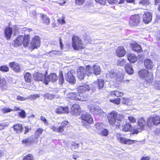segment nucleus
Returning <instances> with one entry per match:
<instances>
[{"label":"nucleus","instance_id":"obj_28","mask_svg":"<svg viewBox=\"0 0 160 160\" xmlns=\"http://www.w3.org/2000/svg\"><path fill=\"white\" fill-rule=\"evenodd\" d=\"M128 60L131 63H135L137 60V58L134 54H129L128 56Z\"/></svg>","mask_w":160,"mask_h":160},{"label":"nucleus","instance_id":"obj_1","mask_svg":"<svg viewBox=\"0 0 160 160\" xmlns=\"http://www.w3.org/2000/svg\"><path fill=\"white\" fill-rule=\"evenodd\" d=\"M107 118L109 123L111 125L113 126L116 123H118L116 125L117 128H119L121 125L119 123L124 118V116L122 114H118L117 112L114 111L108 114Z\"/></svg>","mask_w":160,"mask_h":160},{"label":"nucleus","instance_id":"obj_36","mask_svg":"<svg viewBox=\"0 0 160 160\" xmlns=\"http://www.w3.org/2000/svg\"><path fill=\"white\" fill-rule=\"evenodd\" d=\"M17 110H21V111L18 113L19 116L22 118H25L26 117V113L24 110H21L19 108H17Z\"/></svg>","mask_w":160,"mask_h":160},{"label":"nucleus","instance_id":"obj_22","mask_svg":"<svg viewBox=\"0 0 160 160\" xmlns=\"http://www.w3.org/2000/svg\"><path fill=\"white\" fill-rule=\"evenodd\" d=\"M78 89L80 92L83 93L84 92L89 90L90 89V87L89 85L84 84L83 85L79 86Z\"/></svg>","mask_w":160,"mask_h":160},{"label":"nucleus","instance_id":"obj_37","mask_svg":"<svg viewBox=\"0 0 160 160\" xmlns=\"http://www.w3.org/2000/svg\"><path fill=\"white\" fill-rule=\"evenodd\" d=\"M42 18L43 22L46 24H48L50 22V20L49 18L44 15H42Z\"/></svg>","mask_w":160,"mask_h":160},{"label":"nucleus","instance_id":"obj_29","mask_svg":"<svg viewBox=\"0 0 160 160\" xmlns=\"http://www.w3.org/2000/svg\"><path fill=\"white\" fill-rule=\"evenodd\" d=\"M12 33V28L10 27L7 28L5 31V34L8 39L11 38Z\"/></svg>","mask_w":160,"mask_h":160},{"label":"nucleus","instance_id":"obj_41","mask_svg":"<svg viewBox=\"0 0 160 160\" xmlns=\"http://www.w3.org/2000/svg\"><path fill=\"white\" fill-rule=\"evenodd\" d=\"M111 94L112 95H114L118 97L122 96L123 95L122 93L118 91H114L112 92Z\"/></svg>","mask_w":160,"mask_h":160},{"label":"nucleus","instance_id":"obj_44","mask_svg":"<svg viewBox=\"0 0 160 160\" xmlns=\"http://www.w3.org/2000/svg\"><path fill=\"white\" fill-rule=\"evenodd\" d=\"M109 131L106 129H103L101 131V134L102 135L106 136L108 134Z\"/></svg>","mask_w":160,"mask_h":160},{"label":"nucleus","instance_id":"obj_27","mask_svg":"<svg viewBox=\"0 0 160 160\" xmlns=\"http://www.w3.org/2000/svg\"><path fill=\"white\" fill-rule=\"evenodd\" d=\"M135 126L133 128V131L132 132V134H137L138 132H141L142 130H144V128L140 126L139 124Z\"/></svg>","mask_w":160,"mask_h":160},{"label":"nucleus","instance_id":"obj_4","mask_svg":"<svg viewBox=\"0 0 160 160\" xmlns=\"http://www.w3.org/2000/svg\"><path fill=\"white\" fill-rule=\"evenodd\" d=\"M138 74L139 76L142 78L144 79L147 83H150L153 80L152 74L146 69L141 70Z\"/></svg>","mask_w":160,"mask_h":160},{"label":"nucleus","instance_id":"obj_61","mask_svg":"<svg viewBox=\"0 0 160 160\" xmlns=\"http://www.w3.org/2000/svg\"><path fill=\"white\" fill-rule=\"evenodd\" d=\"M107 1L109 3L113 4L117 3L118 0H107Z\"/></svg>","mask_w":160,"mask_h":160},{"label":"nucleus","instance_id":"obj_55","mask_svg":"<svg viewBox=\"0 0 160 160\" xmlns=\"http://www.w3.org/2000/svg\"><path fill=\"white\" fill-rule=\"evenodd\" d=\"M17 99L19 101H25L28 99L27 98L23 97L20 96H18L17 97Z\"/></svg>","mask_w":160,"mask_h":160},{"label":"nucleus","instance_id":"obj_49","mask_svg":"<svg viewBox=\"0 0 160 160\" xmlns=\"http://www.w3.org/2000/svg\"><path fill=\"white\" fill-rule=\"evenodd\" d=\"M59 52L58 51L53 50L50 51L48 53L49 55L51 57L54 56L58 54V52Z\"/></svg>","mask_w":160,"mask_h":160},{"label":"nucleus","instance_id":"obj_42","mask_svg":"<svg viewBox=\"0 0 160 160\" xmlns=\"http://www.w3.org/2000/svg\"><path fill=\"white\" fill-rule=\"evenodd\" d=\"M77 93L76 92H70L69 94L70 98L72 99L76 100L77 98Z\"/></svg>","mask_w":160,"mask_h":160},{"label":"nucleus","instance_id":"obj_38","mask_svg":"<svg viewBox=\"0 0 160 160\" xmlns=\"http://www.w3.org/2000/svg\"><path fill=\"white\" fill-rule=\"evenodd\" d=\"M59 77V83L60 84L62 85L64 82V78L63 77V74L62 72H60Z\"/></svg>","mask_w":160,"mask_h":160},{"label":"nucleus","instance_id":"obj_10","mask_svg":"<svg viewBox=\"0 0 160 160\" xmlns=\"http://www.w3.org/2000/svg\"><path fill=\"white\" fill-rule=\"evenodd\" d=\"M40 38L38 36H35L32 38L30 43V46L32 49L37 48L40 45Z\"/></svg>","mask_w":160,"mask_h":160},{"label":"nucleus","instance_id":"obj_48","mask_svg":"<svg viewBox=\"0 0 160 160\" xmlns=\"http://www.w3.org/2000/svg\"><path fill=\"white\" fill-rule=\"evenodd\" d=\"M1 111L3 113H6L10 112L11 111H12V110L10 108L5 107L2 108L1 109Z\"/></svg>","mask_w":160,"mask_h":160},{"label":"nucleus","instance_id":"obj_43","mask_svg":"<svg viewBox=\"0 0 160 160\" xmlns=\"http://www.w3.org/2000/svg\"><path fill=\"white\" fill-rule=\"evenodd\" d=\"M110 101L111 102L114 104H118L120 102V98H118L114 99H110Z\"/></svg>","mask_w":160,"mask_h":160},{"label":"nucleus","instance_id":"obj_54","mask_svg":"<svg viewBox=\"0 0 160 160\" xmlns=\"http://www.w3.org/2000/svg\"><path fill=\"white\" fill-rule=\"evenodd\" d=\"M45 96L48 98L50 99H52L55 97L54 95L49 93L47 94Z\"/></svg>","mask_w":160,"mask_h":160},{"label":"nucleus","instance_id":"obj_26","mask_svg":"<svg viewBox=\"0 0 160 160\" xmlns=\"http://www.w3.org/2000/svg\"><path fill=\"white\" fill-rule=\"evenodd\" d=\"M77 98L76 100H78L81 101H86L87 99V97H86L85 94L79 93H77Z\"/></svg>","mask_w":160,"mask_h":160},{"label":"nucleus","instance_id":"obj_40","mask_svg":"<svg viewBox=\"0 0 160 160\" xmlns=\"http://www.w3.org/2000/svg\"><path fill=\"white\" fill-rule=\"evenodd\" d=\"M22 160H33V157L32 154H29L24 156Z\"/></svg>","mask_w":160,"mask_h":160},{"label":"nucleus","instance_id":"obj_35","mask_svg":"<svg viewBox=\"0 0 160 160\" xmlns=\"http://www.w3.org/2000/svg\"><path fill=\"white\" fill-rule=\"evenodd\" d=\"M131 128V126L130 124L127 123L122 126V130L125 132H127L129 131Z\"/></svg>","mask_w":160,"mask_h":160},{"label":"nucleus","instance_id":"obj_59","mask_svg":"<svg viewBox=\"0 0 160 160\" xmlns=\"http://www.w3.org/2000/svg\"><path fill=\"white\" fill-rule=\"evenodd\" d=\"M41 120L43 122H44L45 124L48 125V122L46 118L42 116H41L40 118Z\"/></svg>","mask_w":160,"mask_h":160},{"label":"nucleus","instance_id":"obj_63","mask_svg":"<svg viewBox=\"0 0 160 160\" xmlns=\"http://www.w3.org/2000/svg\"><path fill=\"white\" fill-rule=\"evenodd\" d=\"M59 43H60V48L61 49H62L63 48V43L62 42V39L60 38H59Z\"/></svg>","mask_w":160,"mask_h":160},{"label":"nucleus","instance_id":"obj_46","mask_svg":"<svg viewBox=\"0 0 160 160\" xmlns=\"http://www.w3.org/2000/svg\"><path fill=\"white\" fill-rule=\"evenodd\" d=\"M40 97V95L38 94H32L29 96L28 98V99H35L37 98H39Z\"/></svg>","mask_w":160,"mask_h":160},{"label":"nucleus","instance_id":"obj_56","mask_svg":"<svg viewBox=\"0 0 160 160\" xmlns=\"http://www.w3.org/2000/svg\"><path fill=\"white\" fill-rule=\"evenodd\" d=\"M6 82L4 79H1L0 78V87H2L5 85Z\"/></svg>","mask_w":160,"mask_h":160},{"label":"nucleus","instance_id":"obj_53","mask_svg":"<svg viewBox=\"0 0 160 160\" xmlns=\"http://www.w3.org/2000/svg\"><path fill=\"white\" fill-rule=\"evenodd\" d=\"M85 0H75L76 4L78 5H82L85 2Z\"/></svg>","mask_w":160,"mask_h":160},{"label":"nucleus","instance_id":"obj_30","mask_svg":"<svg viewBox=\"0 0 160 160\" xmlns=\"http://www.w3.org/2000/svg\"><path fill=\"white\" fill-rule=\"evenodd\" d=\"M109 75L111 78H115L116 81L118 82H121L122 79V77L119 78L118 77L116 73L111 72H109Z\"/></svg>","mask_w":160,"mask_h":160},{"label":"nucleus","instance_id":"obj_14","mask_svg":"<svg viewBox=\"0 0 160 160\" xmlns=\"http://www.w3.org/2000/svg\"><path fill=\"white\" fill-rule=\"evenodd\" d=\"M149 124L150 125V127L152 126L153 124L157 125L160 123V117L158 115L155 116H150L149 117Z\"/></svg>","mask_w":160,"mask_h":160},{"label":"nucleus","instance_id":"obj_17","mask_svg":"<svg viewBox=\"0 0 160 160\" xmlns=\"http://www.w3.org/2000/svg\"><path fill=\"white\" fill-rule=\"evenodd\" d=\"M34 140V138L32 136L25 138L22 141V143L26 147H29L31 146L32 143Z\"/></svg>","mask_w":160,"mask_h":160},{"label":"nucleus","instance_id":"obj_64","mask_svg":"<svg viewBox=\"0 0 160 160\" xmlns=\"http://www.w3.org/2000/svg\"><path fill=\"white\" fill-rule=\"evenodd\" d=\"M68 124V122L67 121H63L62 123V125L61 126H62L63 127L66 126Z\"/></svg>","mask_w":160,"mask_h":160},{"label":"nucleus","instance_id":"obj_19","mask_svg":"<svg viewBox=\"0 0 160 160\" xmlns=\"http://www.w3.org/2000/svg\"><path fill=\"white\" fill-rule=\"evenodd\" d=\"M9 66L15 72H18L21 71L20 65L18 63L15 62H10Z\"/></svg>","mask_w":160,"mask_h":160},{"label":"nucleus","instance_id":"obj_23","mask_svg":"<svg viewBox=\"0 0 160 160\" xmlns=\"http://www.w3.org/2000/svg\"><path fill=\"white\" fill-rule=\"evenodd\" d=\"M130 47L133 50L136 52H140L142 49L141 46L135 42L130 43Z\"/></svg>","mask_w":160,"mask_h":160},{"label":"nucleus","instance_id":"obj_45","mask_svg":"<svg viewBox=\"0 0 160 160\" xmlns=\"http://www.w3.org/2000/svg\"><path fill=\"white\" fill-rule=\"evenodd\" d=\"M43 131V130L41 128H38L36 132V134L39 137L42 133Z\"/></svg>","mask_w":160,"mask_h":160},{"label":"nucleus","instance_id":"obj_60","mask_svg":"<svg viewBox=\"0 0 160 160\" xmlns=\"http://www.w3.org/2000/svg\"><path fill=\"white\" fill-rule=\"evenodd\" d=\"M63 127L61 125L58 128H57V132H61L64 130Z\"/></svg>","mask_w":160,"mask_h":160},{"label":"nucleus","instance_id":"obj_58","mask_svg":"<svg viewBox=\"0 0 160 160\" xmlns=\"http://www.w3.org/2000/svg\"><path fill=\"white\" fill-rule=\"evenodd\" d=\"M128 118L131 122L135 123L136 122V119L133 117H128Z\"/></svg>","mask_w":160,"mask_h":160},{"label":"nucleus","instance_id":"obj_18","mask_svg":"<svg viewBox=\"0 0 160 160\" xmlns=\"http://www.w3.org/2000/svg\"><path fill=\"white\" fill-rule=\"evenodd\" d=\"M65 78L66 80L70 83L74 84L76 82L75 78L71 72H69L67 73L66 75Z\"/></svg>","mask_w":160,"mask_h":160},{"label":"nucleus","instance_id":"obj_12","mask_svg":"<svg viewBox=\"0 0 160 160\" xmlns=\"http://www.w3.org/2000/svg\"><path fill=\"white\" fill-rule=\"evenodd\" d=\"M86 68L82 67H80L77 70V75L80 79H83L86 75Z\"/></svg>","mask_w":160,"mask_h":160},{"label":"nucleus","instance_id":"obj_3","mask_svg":"<svg viewBox=\"0 0 160 160\" xmlns=\"http://www.w3.org/2000/svg\"><path fill=\"white\" fill-rule=\"evenodd\" d=\"M81 118L82 125L87 128H89V124L92 123L93 122L91 115L89 113H83L82 114Z\"/></svg>","mask_w":160,"mask_h":160},{"label":"nucleus","instance_id":"obj_39","mask_svg":"<svg viewBox=\"0 0 160 160\" xmlns=\"http://www.w3.org/2000/svg\"><path fill=\"white\" fill-rule=\"evenodd\" d=\"M150 2L149 0H141L139 2V4L142 5L147 6L149 5Z\"/></svg>","mask_w":160,"mask_h":160},{"label":"nucleus","instance_id":"obj_52","mask_svg":"<svg viewBox=\"0 0 160 160\" xmlns=\"http://www.w3.org/2000/svg\"><path fill=\"white\" fill-rule=\"evenodd\" d=\"M125 62L124 60L122 59H120L118 61L117 64L120 66H122L125 65Z\"/></svg>","mask_w":160,"mask_h":160},{"label":"nucleus","instance_id":"obj_13","mask_svg":"<svg viewBox=\"0 0 160 160\" xmlns=\"http://www.w3.org/2000/svg\"><path fill=\"white\" fill-rule=\"evenodd\" d=\"M149 118H147V120L143 117L139 118L138 120V124H139L140 126L145 128V126L151 127L150 125L149 124Z\"/></svg>","mask_w":160,"mask_h":160},{"label":"nucleus","instance_id":"obj_47","mask_svg":"<svg viewBox=\"0 0 160 160\" xmlns=\"http://www.w3.org/2000/svg\"><path fill=\"white\" fill-rule=\"evenodd\" d=\"M154 86L156 88L160 90V81H155L154 83Z\"/></svg>","mask_w":160,"mask_h":160},{"label":"nucleus","instance_id":"obj_62","mask_svg":"<svg viewBox=\"0 0 160 160\" xmlns=\"http://www.w3.org/2000/svg\"><path fill=\"white\" fill-rule=\"evenodd\" d=\"M50 128L52 129L54 131L57 132V128L56 127L54 126H51L50 127Z\"/></svg>","mask_w":160,"mask_h":160},{"label":"nucleus","instance_id":"obj_31","mask_svg":"<svg viewBox=\"0 0 160 160\" xmlns=\"http://www.w3.org/2000/svg\"><path fill=\"white\" fill-rule=\"evenodd\" d=\"M94 83L96 85L99 89H101L103 87L104 81L102 79H98L96 82H95Z\"/></svg>","mask_w":160,"mask_h":160},{"label":"nucleus","instance_id":"obj_33","mask_svg":"<svg viewBox=\"0 0 160 160\" xmlns=\"http://www.w3.org/2000/svg\"><path fill=\"white\" fill-rule=\"evenodd\" d=\"M125 69L126 72L129 74H131L133 73V70L130 64H128L126 65L125 66Z\"/></svg>","mask_w":160,"mask_h":160},{"label":"nucleus","instance_id":"obj_5","mask_svg":"<svg viewBox=\"0 0 160 160\" xmlns=\"http://www.w3.org/2000/svg\"><path fill=\"white\" fill-rule=\"evenodd\" d=\"M86 69L87 72V75L89 76L92 74L94 73L95 75L99 74L101 72V70L99 66L94 65L92 67L90 65L86 66Z\"/></svg>","mask_w":160,"mask_h":160},{"label":"nucleus","instance_id":"obj_20","mask_svg":"<svg viewBox=\"0 0 160 160\" xmlns=\"http://www.w3.org/2000/svg\"><path fill=\"white\" fill-rule=\"evenodd\" d=\"M56 113L61 114L63 113H68V107H58L55 110Z\"/></svg>","mask_w":160,"mask_h":160},{"label":"nucleus","instance_id":"obj_24","mask_svg":"<svg viewBox=\"0 0 160 160\" xmlns=\"http://www.w3.org/2000/svg\"><path fill=\"white\" fill-rule=\"evenodd\" d=\"M126 54L125 51L123 47H119L117 49L116 54L120 57L124 56Z\"/></svg>","mask_w":160,"mask_h":160},{"label":"nucleus","instance_id":"obj_34","mask_svg":"<svg viewBox=\"0 0 160 160\" xmlns=\"http://www.w3.org/2000/svg\"><path fill=\"white\" fill-rule=\"evenodd\" d=\"M25 80L26 82L28 83L31 82L32 76L31 74L28 72L26 73L24 75Z\"/></svg>","mask_w":160,"mask_h":160},{"label":"nucleus","instance_id":"obj_16","mask_svg":"<svg viewBox=\"0 0 160 160\" xmlns=\"http://www.w3.org/2000/svg\"><path fill=\"white\" fill-rule=\"evenodd\" d=\"M142 18L143 22L146 24H148L152 20V14L149 12H145L143 15Z\"/></svg>","mask_w":160,"mask_h":160},{"label":"nucleus","instance_id":"obj_32","mask_svg":"<svg viewBox=\"0 0 160 160\" xmlns=\"http://www.w3.org/2000/svg\"><path fill=\"white\" fill-rule=\"evenodd\" d=\"M14 129L18 133H19L22 131V124H16L13 126Z\"/></svg>","mask_w":160,"mask_h":160},{"label":"nucleus","instance_id":"obj_51","mask_svg":"<svg viewBox=\"0 0 160 160\" xmlns=\"http://www.w3.org/2000/svg\"><path fill=\"white\" fill-rule=\"evenodd\" d=\"M123 104H127L129 102V100L128 99H126L124 98H120V101Z\"/></svg>","mask_w":160,"mask_h":160},{"label":"nucleus","instance_id":"obj_8","mask_svg":"<svg viewBox=\"0 0 160 160\" xmlns=\"http://www.w3.org/2000/svg\"><path fill=\"white\" fill-rule=\"evenodd\" d=\"M140 18L137 15L131 16L129 19V25L132 27H134L138 25L140 22Z\"/></svg>","mask_w":160,"mask_h":160},{"label":"nucleus","instance_id":"obj_50","mask_svg":"<svg viewBox=\"0 0 160 160\" xmlns=\"http://www.w3.org/2000/svg\"><path fill=\"white\" fill-rule=\"evenodd\" d=\"M0 70L1 71L7 72L9 71V68L6 66H1L0 67Z\"/></svg>","mask_w":160,"mask_h":160},{"label":"nucleus","instance_id":"obj_21","mask_svg":"<svg viewBox=\"0 0 160 160\" xmlns=\"http://www.w3.org/2000/svg\"><path fill=\"white\" fill-rule=\"evenodd\" d=\"M144 65L148 69L152 70L154 66V64L150 59H147L144 61Z\"/></svg>","mask_w":160,"mask_h":160},{"label":"nucleus","instance_id":"obj_6","mask_svg":"<svg viewBox=\"0 0 160 160\" xmlns=\"http://www.w3.org/2000/svg\"><path fill=\"white\" fill-rule=\"evenodd\" d=\"M72 46L74 49L78 50L84 48L82 41L79 37L74 36L72 38Z\"/></svg>","mask_w":160,"mask_h":160},{"label":"nucleus","instance_id":"obj_15","mask_svg":"<svg viewBox=\"0 0 160 160\" xmlns=\"http://www.w3.org/2000/svg\"><path fill=\"white\" fill-rule=\"evenodd\" d=\"M58 77L55 73H52L46 78L45 84L48 85L50 82H54L58 79Z\"/></svg>","mask_w":160,"mask_h":160},{"label":"nucleus","instance_id":"obj_25","mask_svg":"<svg viewBox=\"0 0 160 160\" xmlns=\"http://www.w3.org/2000/svg\"><path fill=\"white\" fill-rule=\"evenodd\" d=\"M79 108L80 106L78 104H75L73 105L71 109L72 112L74 115H77L79 114Z\"/></svg>","mask_w":160,"mask_h":160},{"label":"nucleus","instance_id":"obj_7","mask_svg":"<svg viewBox=\"0 0 160 160\" xmlns=\"http://www.w3.org/2000/svg\"><path fill=\"white\" fill-rule=\"evenodd\" d=\"M88 107L89 111L94 115H100L103 112L102 109L96 105L90 104Z\"/></svg>","mask_w":160,"mask_h":160},{"label":"nucleus","instance_id":"obj_2","mask_svg":"<svg viewBox=\"0 0 160 160\" xmlns=\"http://www.w3.org/2000/svg\"><path fill=\"white\" fill-rule=\"evenodd\" d=\"M29 36L28 35H25L24 37L23 36H19L15 40H14V46L17 47L23 44V46L25 47H26L28 46L29 43Z\"/></svg>","mask_w":160,"mask_h":160},{"label":"nucleus","instance_id":"obj_11","mask_svg":"<svg viewBox=\"0 0 160 160\" xmlns=\"http://www.w3.org/2000/svg\"><path fill=\"white\" fill-rule=\"evenodd\" d=\"M34 80L37 81H41L45 84L46 76L45 74L36 72L33 75Z\"/></svg>","mask_w":160,"mask_h":160},{"label":"nucleus","instance_id":"obj_57","mask_svg":"<svg viewBox=\"0 0 160 160\" xmlns=\"http://www.w3.org/2000/svg\"><path fill=\"white\" fill-rule=\"evenodd\" d=\"M106 1L107 0H95L96 2L103 5L105 4L106 2Z\"/></svg>","mask_w":160,"mask_h":160},{"label":"nucleus","instance_id":"obj_9","mask_svg":"<svg viewBox=\"0 0 160 160\" xmlns=\"http://www.w3.org/2000/svg\"><path fill=\"white\" fill-rule=\"evenodd\" d=\"M116 137L117 140L119 142L123 144L130 145L134 143L135 141L134 140L127 139L125 138L121 137V134L119 133H118L116 135Z\"/></svg>","mask_w":160,"mask_h":160}]
</instances>
